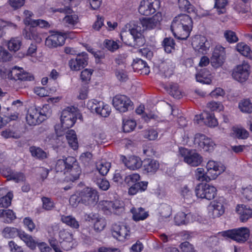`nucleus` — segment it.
Returning a JSON list of instances; mask_svg holds the SVG:
<instances>
[{"label":"nucleus","mask_w":252,"mask_h":252,"mask_svg":"<svg viewBox=\"0 0 252 252\" xmlns=\"http://www.w3.org/2000/svg\"><path fill=\"white\" fill-rule=\"evenodd\" d=\"M192 28V21L188 15L181 14L176 17L171 25L174 36L179 39L186 40Z\"/></svg>","instance_id":"1"},{"label":"nucleus","mask_w":252,"mask_h":252,"mask_svg":"<svg viewBox=\"0 0 252 252\" xmlns=\"http://www.w3.org/2000/svg\"><path fill=\"white\" fill-rule=\"evenodd\" d=\"M128 31H123L121 33V38L123 42L131 47H138L145 43L143 35L141 33V30L138 26H135L130 22L126 26Z\"/></svg>","instance_id":"2"},{"label":"nucleus","mask_w":252,"mask_h":252,"mask_svg":"<svg viewBox=\"0 0 252 252\" xmlns=\"http://www.w3.org/2000/svg\"><path fill=\"white\" fill-rule=\"evenodd\" d=\"M51 115V111L48 110V106L40 107H31L28 111L26 121L30 126H35L41 123Z\"/></svg>","instance_id":"3"},{"label":"nucleus","mask_w":252,"mask_h":252,"mask_svg":"<svg viewBox=\"0 0 252 252\" xmlns=\"http://www.w3.org/2000/svg\"><path fill=\"white\" fill-rule=\"evenodd\" d=\"M82 118V116L74 107H67L62 111L61 116L62 128L68 129L74 125L76 119Z\"/></svg>","instance_id":"4"},{"label":"nucleus","mask_w":252,"mask_h":252,"mask_svg":"<svg viewBox=\"0 0 252 252\" xmlns=\"http://www.w3.org/2000/svg\"><path fill=\"white\" fill-rule=\"evenodd\" d=\"M220 233L224 238L231 239L239 243L245 242L250 236L249 229L247 227L227 230Z\"/></svg>","instance_id":"5"},{"label":"nucleus","mask_w":252,"mask_h":252,"mask_svg":"<svg viewBox=\"0 0 252 252\" xmlns=\"http://www.w3.org/2000/svg\"><path fill=\"white\" fill-rule=\"evenodd\" d=\"M67 161L69 169L67 170L64 181L74 182L79 178L81 173V168L74 157H68Z\"/></svg>","instance_id":"6"},{"label":"nucleus","mask_w":252,"mask_h":252,"mask_svg":"<svg viewBox=\"0 0 252 252\" xmlns=\"http://www.w3.org/2000/svg\"><path fill=\"white\" fill-rule=\"evenodd\" d=\"M162 19L161 15L158 13L151 18H143L138 22H132L135 26H138L140 28L141 33L146 30H151L159 25Z\"/></svg>","instance_id":"7"},{"label":"nucleus","mask_w":252,"mask_h":252,"mask_svg":"<svg viewBox=\"0 0 252 252\" xmlns=\"http://www.w3.org/2000/svg\"><path fill=\"white\" fill-rule=\"evenodd\" d=\"M87 107L92 112H95L103 117H107L111 112L110 106L102 101L91 99L87 103Z\"/></svg>","instance_id":"8"},{"label":"nucleus","mask_w":252,"mask_h":252,"mask_svg":"<svg viewBox=\"0 0 252 252\" xmlns=\"http://www.w3.org/2000/svg\"><path fill=\"white\" fill-rule=\"evenodd\" d=\"M82 197V203L87 206H94L98 201L97 191L91 188H85L79 192Z\"/></svg>","instance_id":"9"},{"label":"nucleus","mask_w":252,"mask_h":252,"mask_svg":"<svg viewBox=\"0 0 252 252\" xmlns=\"http://www.w3.org/2000/svg\"><path fill=\"white\" fill-rule=\"evenodd\" d=\"M196 195L198 198L212 200L217 194V189L213 186L207 184H199L195 188Z\"/></svg>","instance_id":"10"},{"label":"nucleus","mask_w":252,"mask_h":252,"mask_svg":"<svg viewBox=\"0 0 252 252\" xmlns=\"http://www.w3.org/2000/svg\"><path fill=\"white\" fill-rule=\"evenodd\" d=\"M113 104L116 110L125 112L132 109V102L125 95H117L113 99Z\"/></svg>","instance_id":"11"},{"label":"nucleus","mask_w":252,"mask_h":252,"mask_svg":"<svg viewBox=\"0 0 252 252\" xmlns=\"http://www.w3.org/2000/svg\"><path fill=\"white\" fill-rule=\"evenodd\" d=\"M250 65L245 62L237 65L233 70L232 75L234 79L240 83L245 82L250 75Z\"/></svg>","instance_id":"12"},{"label":"nucleus","mask_w":252,"mask_h":252,"mask_svg":"<svg viewBox=\"0 0 252 252\" xmlns=\"http://www.w3.org/2000/svg\"><path fill=\"white\" fill-rule=\"evenodd\" d=\"M159 6V0H142L138 10L141 14L148 16L155 13Z\"/></svg>","instance_id":"13"},{"label":"nucleus","mask_w":252,"mask_h":252,"mask_svg":"<svg viewBox=\"0 0 252 252\" xmlns=\"http://www.w3.org/2000/svg\"><path fill=\"white\" fill-rule=\"evenodd\" d=\"M206 176L208 181L215 179L221 173L224 171V167L220 164L214 161L209 160L206 165Z\"/></svg>","instance_id":"14"},{"label":"nucleus","mask_w":252,"mask_h":252,"mask_svg":"<svg viewBox=\"0 0 252 252\" xmlns=\"http://www.w3.org/2000/svg\"><path fill=\"white\" fill-rule=\"evenodd\" d=\"M191 44L195 51L202 54H206L210 47V44L206 37L201 35L196 36Z\"/></svg>","instance_id":"15"},{"label":"nucleus","mask_w":252,"mask_h":252,"mask_svg":"<svg viewBox=\"0 0 252 252\" xmlns=\"http://www.w3.org/2000/svg\"><path fill=\"white\" fill-rule=\"evenodd\" d=\"M88 56L86 52L78 54L75 59H71L68 63L72 70H79L84 68L88 64Z\"/></svg>","instance_id":"16"},{"label":"nucleus","mask_w":252,"mask_h":252,"mask_svg":"<svg viewBox=\"0 0 252 252\" xmlns=\"http://www.w3.org/2000/svg\"><path fill=\"white\" fill-rule=\"evenodd\" d=\"M194 142L198 144V146L203 149L206 151H209L213 149L215 146L214 142L205 135L197 133L195 135Z\"/></svg>","instance_id":"17"},{"label":"nucleus","mask_w":252,"mask_h":252,"mask_svg":"<svg viewBox=\"0 0 252 252\" xmlns=\"http://www.w3.org/2000/svg\"><path fill=\"white\" fill-rule=\"evenodd\" d=\"M224 48L221 46L216 47L211 58V63L213 67L218 68L222 64L224 61Z\"/></svg>","instance_id":"18"},{"label":"nucleus","mask_w":252,"mask_h":252,"mask_svg":"<svg viewBox=\"0 0 252 252\" xmlns=\"http://www.w3.org/2000/svg\"><path fill=\"white\" fill-rule=\"evenodd\" d=\"M223 203L224 198L223 197H220L211 202L209 210L212 211L213 218L219 217L224 213Z\"/></svg>","instance_id":"19"},{"label":"nucleus","mask_w":252,"mask_h":252,"mask_svg":"<svg viewBox=\"0 0 252 252\" xmlns=\"http://www.w3.org/2000/svg\"><path fill=\"white\" fill-rule=\"evenodd\" d=\"M64 41V37L57 32L52 34L46 38L45 45L49 48H56L63 45Z\"/></svg>","instance_id":"20"},{"label":"nucleus","mask_w":252,"mask_h":252,"mask_svg":"<svg viewBox=\"0 0 252 252\" xmlns=\"http://www.w3.org/2000/svg\"><path fill=\"white\" fill-rule=\"evenodd\" d=\"M101 205L103 206V209L116 214H118L124 211L123 203L120 201L114 202L103 201L101 202Z\"/></svg>","instance_id":"21"},{"label":"nucleus","mask_w":252,"mask_h":252,"mask_svg":"<svg viewBox=\"0 0 252 252\" xmlns=\"http://www.w3.org/2000/svg\"><path fill=\"white\" fill-rule=\"evenodd\" d=\"M121 160L128 168L132 170L137 169L142 165L141 159L136 156H130L127 158L125 156H121Z\"/></svg>","instance_id":"22"},{"label":"nucleus","mask_w":252,"mask_h":252,"mask_svg":"<svg viewBox=\"0 0 252 252\" xmlns=\"http://www.w3.org/2000/svg\"><path fill=\"white\" fill-rule=\"evenodd\" d=\"M88 219L94 223V229L96 232L103 230L106 224L105 219L98 214H91L88 216Z\"/></svg>","instance_id":"23"},{"label":"nucleus","mask_w":252,"mask_h":252,"mask_svg":"<svg viewBox=\"0 0 252 252\" xmlns=\"http://www.w3.org/2000/svg\"><path fill=\"white\" fill-rule=\"evenodd\" d=\"M129 232L128 228L125 225L120 226L116 224L113 226L112 228L113 236L119 240L126 239L127 237L129 236Z\"/></svg>","instance_id":"24"},{"label":"nucleus","mask_w":252,"mask_h":252,"mask_svg":"<svg viewBox=\"0 0 252 252\" xmlns=\"http://www.w3.org/2000/svg\"><path fill=\"white\" fill-rule=\"evenodd\" d=\"M236 211L242 222H246L252 217V210L243 204L238 205Z\"/></svg>","instance_id":"25"},{"label":"nucleus","mask_w":252,"mask_h":252,"mask_svg":"<svg viewBox=\"0 0 252 252\" xmlns=\"http://www.w3.org/2000/svg\"><path fill=\"white\" fill-rule=\"evenodd\" d=\"M23 35L27 39L33 40L37 43L42 41L41 35L34 28H26L23 31Z\"/></svg>","instance_id":"26"},{"label":"nucleus","mask_w":252,"mask_h":252,"mask_svg":"<svg viewBox=\"0 0 252 252\" xmlns=\"http://www.w3.org/2000/svg\"><path fill=\"white\" fill-rule=\"evenodd\" d=\"M144 170L147 173H155L159 168V163L156 160L151 158L145 159L142 161Z\"/></svg>","instance_id":"27"},{"label":"nucleus","mask_w":252,"mask_h":252,"mask_svg":"<svg viewBox=\"0 0 252 252\" xmlns=\"http://www.w3.org/2000/svg\"><path fill=\"white\" fill-rule=\"evenodd\" d=\"M132 66L135 72H139L142 70L141 73L145 74H148L150 72L147 63L142 59L139 58L134 59Z\"/></svg>","instance_id":"28"},{"label":"nucleus","mask_w":252,"mask_h":252,"mask_svg":"<svg viewBox=\"0 0 252 252\" xmlns=\"http://www.w3.org/2000/svg\"><path fill=\"white\" fill-rule=\"evenodd\" d=\"M174 65L170 61L162 62L159 65V70L165 78L170 77L173 73Z\"/></svg>","instance_id":"29"},{"label":"nucleus","mask_w":252,"mask_h":252,"mask_svg":"<svg viewBox=\"0 0 252 252\" xmlns=\"http://www.w3.org/2000/svg\"><path fill=\"white\" fill-rule=\"evenodd\" d=\"M191 218L190 213L185 214L183 212H179L174 217V221L177 225L186 224L192 221Z\"/></svg>","instance_id":"30"},{"label":"nucleus","mask_w":252,"mask_h":252,"mask_svg":"<svg viewBox=\"0 0 252 252\" xmlns=\"http://www.w3.org/2000/svg\"><path fill=\"white\" fill-rule=\"evenodd\" d=\"M196 81L203 84H210L212 82L211 74L206 68L201 69L196 75Z\"/></svg>","instance_id":"31"},{"label":"nucleus","mask_w":252,"mask_h":252,"mask_svg":"<svg viewBox=\"0 0 252 252\" xmlns=\"http://www.w3.org/2000/svg\"><path fill=\"white\" fill-rule=\"evenodd\" d=\"M130 212L132 214L133 220L136 221L144 220L149 216L148 212L142 207L133 208Z\"/></svg>","instance_id":"32"},{"label":"nucleus","mask_w":252,"mask_h":252,"mask_svg":"<svg viewBox=\"0 0 252 252\" xmlns=\"http://www.w3.org/2000/svg\"><path fill=\"white\" fill-rule=\"evenodd\" d=\"M18 236L32 250L35 249L37 242L33 239L31 235L27 234L24 231L20 230Z\"/></svg>","instance_id":"33"},{"label":"nucleus","mask_w":252,"mask_h":252,"mask_svg":"<svg viewBox=\"0 0 252 252\" xmlns=\"http://www.w3.org/2000/svg\"><path fill=\"white\" fill-rule=\"evenodd\" d=\"M22 44V38L19 37H12L6 42V46L11 52H15L18 51Z\"/></svg>","instance_id":"34"},{"label":"nucleus","mask_w":252,"mask_h":252,"mask_svg":"<svg viewBox=\"0 0 252 252\" xmlns=\"http://www.w3.org/2000/svg\"><path fill=\"white\" fill-rule=\"evenodd\" d=\"M202 161L201 157L195 151H192L189 156L185 158V162L192 166H197Z\"/></svg>","instance_id":"35"},{"label":"nucleus","mask_w":252,"mask_h":252,"mask_svg":"<svg viewBox=\"0 0 252 252\" xmlns=\"http://www.w3.org/2000/svg\"><path fill=\"white\" fill-rule=\"evenodd\" d=\"M200 117L205 125L208 126L215 127L218 124L217 120L215 118L214 115L213 113L205 112Z\"/></svg>","instance_id":"36"},{"label":"nucleus","mask_w":252,"mask_h":252,"mask_svg":"<svg viewBox=\"0 0 252 252\" xmlns=\"http://www.w3.org/2000/svg\"><path fill=\"white\" fill-rule=\"evenodd\" d=\"M128 189V193L130 195H135L138 191H145L148 186V182L142 181L137 184L131 185Z\"/></svg>","instance_id":"37"},{"label":"nucleus","mask_w":252,"mask_h":252,"mask_svg":"<svg viewBox=\"0 0 252 252\" xmlns=\"http://www.w3.org/2000/svg\"><path fill=\"white\" fill-rule=\"evenodd\" d=\"M68 157L65 159H58L56 163L55 171L56 173H60L65 176L66 173L67 169H69L67 161Z\"/></svg>","instance_id":"38"},{"label":"nucleus","mask_w":252,"mask_h":252,"mask_svg":"<svg viewBox=\"0 0 252 252\" xmlns=\"http://www.w3.org/2000/svg\"><path fill=\"white\" fill-rule=\"evenodd\" d=\"M236 50L244 56L252 60V51L250 47L244 42H240L236 46Z\"/></svg>","instance_id":"39"},{"label":"nucleus","mask_w":252,"mask_h":252,"mask_svg":"<svg viewBox=\"0 0 252 252\" xmlns=\"http://www.w3.org/2000/svg\"><path fill=\"white\" fill-rule=\"evenodd\" d=\"M19 231L20 229L15 227L7 226L2 231V235L5 238L13 239L18 236Z\"/></svg>","instance_id":"40"},{"label":"nucleus","mask_w":252,"mask_h":252,"mask_svg":"<svg viewBox=\"0 0 252 252\" xmlns=\"http://www.w3.org/2000/svg\"><path fill=\"white\" fill-rule=\"evenodd\" d=\"M7 176L10 180L14 181L16 183L23 182L25 180L26 177L24 173L20 172H14L11 169H6Z\"/></svg>","instance_id":"41"},{"label":"nucleus","mask_w":252,"mask_h":252,"mask_svg":"<svg viewBox=\"0 0 252 252\" xmlns=\"http://www.w3.org/2000/svg\"><path fill=\"white\" fill-rule=\"evenodd\" d=\"M232 130L233 136L239 139H246L249 136V132L241 126L233 127Z\"/></svg>","instance_id":"42"},{"label":"nucleus","mask_w":252,"mask_h":252,"mask_svg":"<svg viewBox=\"0 0 252 252\" xmlns=\"http://www.w3.org/2000/svg\"><path fill=\"white\" fill-rule=\"evenodd\" d=\"M179 8L181 11L189 13H194L195 8L188 0H178Z\"/></svg>","instance_id":"43"},{"label":"nucleus","mask_w":252,"mask_h":252,"mask_svg":"<svg viewBox=\"0 0 252 252\" xmlns=\"http://www.w3.org/2000/svg\"><path fill=\"white\" fill-rule=\"evenodd\" d=\"M30 150L32 156L38 159L42 160L47 158V154L39 147L32 146Z\"/></svg>","instance_id":"44"},{"label":"nucleus","mask_w":252,"mask_h":252,"mask_svg":"<svg viewBox=\"0 0 252 252\" xmlns=\"http://www.w3.org/2000/svg\"><path fill=\"white\" fill-rule=\"evenodd\" d=\"M61 220L71 228L77 229L79 227V222L72 216H62Z\"/></svg>","instance_id":"45"},{"label":"nucleus","mask_w":252,"mask_h":252,"mask_svg":"<svg viewBox=\"0 0 252 252\" xmlns=\"http://www.w3.org/2000/svg\"><path fill=\"white\" fill-rule=\"evenodd\" d=\"M0 217L5 218L3 222L6 223H11L13 220L16 219L14 212L10 209L0 210Z\"/></svg>","instance_id":"46"},{"label":"nucleus","mask_w":252,"mask_h":252,"mask_svg":"<svg viewBox=\"0 0 252 252\" xmlns=\"http://www.w3.org/2000/svg\"><path fill=\"white\" fill-rule=\"evenodd\" d=\"M5 114L3 115L4 117L0 116V128L6 125L9 122L11 121L16 120L18 117V114L17 112L13 113H6L4 112Z\"/></svg>","instance_id":"47"},{"label":"nucleus","mask_w":252,"mask_h":252,"mask_svg":"<svg viewBox=\"0 0 252 252\" xmlns=\"http://www.w3.org/2000/svg\"><path fill=\"white\" fill-rule=\"evenodd\" d=\"M63 24L68 27H73L78 22V17L76 14L65 16L63 20Z\"/></svg>","instance_id":"48"},{"label":"nucleus","mask_w":252,"mask_h":252,"mask_svg":"<svg viewBox=\"0 0 252 252\" xmlns=\"http://www.w3.org/2000/svg\"><path fill=\"white\" fill-rule=\"evenodd\" d=\"M180 192L185 200L190 202L192 200L193 193L191 190L187 185H184L181 187Z\"/></svg>","instance_id":"49"},{"label":"nucleus","mask_w":252,"mask_h":252,"mask_svg":"<svg viewBox=\"0 0 252 252\" xmlns=\"http://www.w3.org/2000/svg\"><path fill=\"white\" fill-rule=\"evenodd\" d=\"M119 42L120 41L119 40H118L117 42L113 40L105 39L104 41L103 45L107 50L112 52H114L120 48L121 45L119 44Z\"/></svg>","instance_id":"50"},{"label":"nucleus","mask_w":252,"mask_h":252,"mask_svg":"<svg viewBox=\"0 0 252 252\" xmlns=\"http://www.w3.org/2000/svg\"><path fill=\"white\" fill-rule=\"evenodd\" d=\"M239 108L243 112L247 113L252 112V105L249 99L242 100L239 104Z\"/></svg>","instance_id":"51"},{"label":"nucleus","mask_w":252,"mask_h":252,"mask_svg":"<svg viewBox=\"0 0 252 252\" xmlns=\"http://www.w3.org/2000/svg\"><path fill=\"white\" fill-rule=\"evenodd\" d=\"M140 175L138 174H131L126 176L124 178L125 183L128 186H130L131 185L137 184L139 182Z\"/></svg>","instance_id":"52"},{"label":"nucleus","mask_w":252,"mask_h":252,"mask_svg":"<svg viewBox=\"0 0 252 252\" xmlns=\"http://www.w3.org/2000/svg\"><path fill=\"white\" fill-rule=\"evenodd\" d=\"M163 44L165 51L167 53H171L174 49L175 43L173 38L166 37L163 41Z\"/></svg>","instance_id":"53"},{"label":"nucleus","mask_w":252,"mask_h":252,"mask_svg":"<svg viewBox=\"0 0 252 252\" xmlns=\"http://www.w3.org/2000/svg\"><path fill=\"white\" fill-rule=\"evenodd\" d=\"M169 94L175 98L179 99L182 97V93L179 89V86L177 84H171L169 85Z\"/></svg>","instance_id":"54"},{"label":"nucleus","mask_w":252,"mask_h":252,"mask_svg":"<svg viewBox=\"0 0 252 252\" xmlns=\"http://www.w3.org/2000/svg\"><path fill=\"white\" fill-rule=\"evenodd\" d=\"M110 167L111 163L108 162H102L96 166L97 170L102 176H105L108 173Z\"/></svg>","instance_id":"55"},{"label":"nucleus","mask_w":252,"mask_h":252,"mask_svg":"<svg viewBox=\"0 0 252 252\" xmlns=\"http://www.w3.org/2000/svg\"><path fill=\"white\" fill-rule=\"evenodd\" d=\"M224 37L226 41L230 43H233L238 41L236 33L231 30H226L224 32Z\"/></svg>","instance_id":"56"},{"label":"nucleus","mask_w":252,"mask_h":252,"mask_svg":"<svg viewBox=\"0 0 252 252\" xmlns=\"http://www.w3.org/2000/svg\"><path fill=\"white\" fill-rule=\"evenodd\" d=\"M12 198V193L8 192L6 195L0 198V206L3 208L8 207L11 204Z\"/></svg>","instance_id":"57"},{"label":"nucleus","mask_w":252,"mask_h":252,"mask_svg":"<svg viewBox=\"0 0 252 252\" xmlns=\"http://www.w3.org/2000/svg\"><path fill=\"white\" fill-rule=\"evenodd\" d=\"M136 122L132 120H123V128L125 132H129L132 131L136 126Z\"/></svg>","instance_id":"58"},{"label":"nucleus","mask_w":252,"mask_h":252,"mask_svg":"<svg viewBox=\"0 0 252 252\" xmlns=\"http://www.w3.org/2000/svg\"><path fill=\"white\" fill-rule=\"evenodd\" d=\"M171 207L166 204L161 205L159 208L160 215L161 217L164 218L169 217L171 214Z\"/></svg>","instance_id":"59"},{"label":"nucleus","mask_w":252,"mask_h":252,"mask_svg":"<svg viewBox=\"0 0 252 252\" xmlns=\"http://www.w3.org/2000/svg\"><path fill=\"white\" fill-rule=\"evenodd\" d=\"M206 172H204V170L202 168H198L196 169L195 172V176L196 179L200 181H205L207 182H210L208 181V177L206 176Z\"/></svg>","instance_id":"60"},{"label":"nucleus","mask_w":252,"mask_h":252,"mask_svg":"<svg viewBox=\"0 0 252 252\" xmlns=\"http://www.w3.org/2000/svg\"><path fill=\"white\" fill-rule=\"evenodd\" d=\"M42 207L46 210H51L55 207V204L50 198L43 197L41 198Z\"/></svg>","instance_id":"61"},{"label":"nucleus","mask_w":252,"mask_h":252,"mask_svg":"<svg viewBox=\"0 0 252 252\" xmlns=\"http://www.w3.org/2000/svg\"><path fill=\"white\" fill-rule=\"evenodd\" d=\"M23 68L18 67L16 66L13 67L8 74V77L11 79L16 81L18 80V79L19 78H18L21 72L23 71Z\"/></svg>","instance_id":"62"},{"label":"nucleus","mask_w":252,"mask_h":252,"mask_svg":"<svg viewBox=\"0 0 252 252\" xmlns=\"http://www.w3.org/2000/svg\"><path fill=\"white\" fill-rule=\"evenodd\" d=\"M1 135L5 138H13L15 139H18L20 137V134L18 133L16 131L11 130L10 129H7L2 131L1 133Z\"/></svg>","instance_id":"63"},{"label":"nucleus","mask_w":252,"mask_h":252,"mask_svg":"<svg viewBox=\"0 0 252 252\" xmlns=\"http://www.w3.org/2000/svg\"><path fill=\"white\" fill-rule=\"evenodd\" d=\"M227 4V0H215V7L217 9L219 14L225 12V6Z\"/></svg>","instance_id":"64"}]
</instances>
